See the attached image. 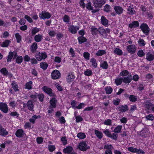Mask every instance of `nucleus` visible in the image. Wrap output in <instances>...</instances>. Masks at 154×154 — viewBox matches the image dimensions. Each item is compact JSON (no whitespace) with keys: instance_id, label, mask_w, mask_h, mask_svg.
<instances>
[{"instance_id":"nucleus-24","label":"nucleus","mask_w":154,"mask_h":154,"mask_svg":"<svg viewBox=\"0 0 154 154\" xmlns=\"http://www.w3.org/2000/svg\"><path fill=\"white\" fill-rule=\"evenodd\" d=\"M8 132L2 126L0 125V135L1 136H5L8 135Z\"/></svg>"},{"instance_id":"nucleus-10","label":"nucleus","mask_w":154,"mask_h":154,"mask_svg":"<svg viewBox=\"0 0 154 154\" xmlns=\"http://www.w3.org/2000/svg\"><path fill=\"white\" fill-rule=\"evenodd\" d=\"M0 109L4 113H7L8 111L7 105L3 103H0Z\"/></svg>"},{"instance_id":"nucleus-8","label":"nucleus","mask_w":154,"mask_h":154,"mask_svg":"<svg viewBox=\"0 0 154 154\" xmlns=\"http://www.w3.org/2000/svg\"><path fill=\"white\" fill-rule=\"evenodd\" d=\"M137 49V47L134 45H129L127 47V51L131 54H133L135 53Z\"/></svg>"},{"instance_id":"nucleus-3","label":"nucleus","mask_w":154,"mask_h":154,"mask_svg":"<svg viewBox=\"0 0 154 154\" xmlns=\"http://www.w3.org/2000/svg\"><path fill=\"white\" fill-rule=\"evenodd\" d=\"M106 3L105 0H94L93 4L96 8H99Z\"/></svg>"},{"instance_id":"nucleus-55","label":"nucleus","mask_w":154,"mask_h":154,"mask_svg":"<svg viewBox=\"0 0 154 154\" xmlns=\"http://www.w3.org/2000/svg\"><path fill=\"white\" fill-rule=\"evenodd\" d=\"M90 62L92 63V65L94 67H96L97 66L96 60L94 58H91Z\"/></svg>"},{"instance_id":"nucleus-47","label":"nucleus","mask_w":154,"mask_h":154,"mask_svg":"<svg viewBox=\"0 0 154 154\" xmlns=\"http://www.w3.org/2000/svg\"><path fill=\"white\" fill-rule=\"evenodd\" d=\"M106 53L105 51L103 50H99L96 54V55L97 56H102Z\"/></svg>"},{"instance_id":"nucleus-7","label":"nucleus","mask_w":154,"mask_h":154,"mask_svg":"<svg viewBox=\"0 0 154 154\" xmlns=\"http://www.w3.org/2000/svg\"><path fill=\"white\" fill-rule=\"evenodd\" d=\"M42 89L44 92L49 94L50 96L53 97L55 96V94L53 93L52 90L51 88L45 86L42 87Z\"/></svg>"},{"instance_id":"nucleus-40","label":"nucleus","mask_w":154,"mask_h":154,"mask_svg":"<svg viewBox=\"0 0 154 154\" xmlns=\"http://www.w3.org/2000/svg\"><path fill=\"white\" fill-rule=\"evenodd\" d=\"M129 100L132 102H135L137 100V97L134 95H130L129 97Z\"/></svg>"},{"instance_id":"nucleus-1","label":"nucleus","mask_w":154,"mask_h":154,"mask_svg":"<svg viewBox=\"0 0 154 154\" xmlns=\"http://www.w3.org/2000/svg\"><path fill=\"white\" fill-rule=\"evenodd\" d=\"M23 106L24 108H27L30 111H34V103L32 100H29L26 103H23Z\"/></svg>"},{"instance_id":"nucleus-59","label":"nucleus","mask_w":154,"mask_h":154,"mask_svg":"<svg viewBox=\"0 0 154 154\" xmlns=\"http://www.w3.org/2000/svg\"><path fill=\"white\" fill-rule=\"evenodd\" d=\"M49 151L50 152H52L55 149V147L54 146L52 145H49L48 146Z\"/></svg>"},{"instance_id":"nucleus-58","label":"nucleus","mask_w":154,"mask_h":154,"mask_svg":"<svg viewBox=\"0 0 154 154\" xmlns=\"http://www.w3.org/2000/svg\"><path fill=\"white\" fill-rule=\"evenodd\" d=\"M70 20V18L67 15H65L63 17V21L65 23H68Z\"/></svg>"},{"instance_id":"nucleus-53","label":"nucleus","mask_w":154,"mask_h":154,"mask_svg":"<svg viewBox=\"0 0 154 154\" xmlns=\"http://www.w3.org/2000/svg\"><path fill=\"white\" fill-rule=\"evenodd\" d=\"M137 54L139 57H143L145 55V54L143 51L141 49L138 51Z\"/></svg>"},{"instance_id":"nucleus-29","label":"nucleus","mask_w":154,"mask_h":154,"mask_svg":"<svg viewBox=\"0 0 154 154\" xmlns=\"http://www.w3.org/2000/svg\"><path fill=\"white\" fill-rule=\"evenodd\" d=\"M40 116H36L35 115L33 116L31 118L29 119V121L31 123L34 124L36 119L40 118Z\"/></svg>"},{"instance_id":"nucleus-19","label":"nucleus","mask_w":154,"mask_h":154,"mask_svg":"<svg viewBox=\"0 0 154 154\" xmlns=\"http://www.w3.org/2000/svg\"><path fill=\"white\" fill-rule=\"evenodd\" d=\"M114 9L116 13L118 14H122L123 11L122 8L119 6H115L114 7Z\"/></svg>"},{"instance_id":"nucleus-30","label":"nucleus","mask_w":154,"mask_h":154,"mask_svg":"<svg viewBox=\"0 0 154 154\" xmlns=\"http://www.w3.org/2000/svg\"><path fill=\"white\" fill-rule=\"evenodd\" d=\"M91 31L93 35H96L99 32V29H97L94 26H92L91 28Z\"/></svg>"},{"instance_id":"nucleus-25","label":"nucleus","mask_w":154,"mask_h":154,"mask_svg":"<svg viewBox=\"0 0 154 154\" xmlns=\"http://www.w3.org/2000/svg\"><path fill=\"white\" fill-rule=\"evenodd\" d=\"M144 104L145 107L148 109H152V108L154 107V105L148 101L144 103Z\"/></svg>"},{"instance_id":"nucleus-49","label":"nucleus","mask_w":154,"mask_h":154,"mask_svg":"<svg viewBox=\"0 0 154 154\" xmlns=\"http://www.w3.org/2000/svg\"><path fill=\"white\" fill-rule=\"evenodd\" d=\"M114 53L119 55H121L122 53V51L118 48H116L114 51Z\"/></svg>"},{"instance_id":"nucleus-18","label":"nucleus","mask_w":154,"mask_h":154,"mask_svg":"<svg viewBox=\"0 0 154 154\" xmlns=\"http://www.w3.org/2000/svg\"><path fill=\"white\" fill-rule=\"evenodd\" d=\"M127 14L130 15H133L136 13V11L132 6L130 5L127 8Z\"/></svg>"},{"instance_id":"nucleus-12","label":"nucleus","mask_w":154,"mask_h":154,"mask_svg":"<svg viewBox=\"0 0 154 154\" xmlns=\"http://www.w3.org/2000/svg\"><path fill=\"white\" fill-rule=\"evenodd\" d=\"M57 102V100L55 98H53L50 100V108L51 109L55 108L56 106V103Z\"/></svg>"},{"instance_id":"nucleus-57","label":"nucleus","mask_w":154,"mask_h":154,"mask_svg":"<svg viewBox=\"0 0 154 154\" xmlns=\"http://www.w3.org/2000/svg\"><path fill=\"white\" fill-rule=\"evenodd\" d=\"M146 118L147 120H153L154 119V117L152 114H149L146 116Z\"/></svg>"},{"instance_id":"nucleus-34","label":"nucleus","mask_w":154,"mask_h":154,"mask_svg":"<svg viewBox=\"0 0 154 154\" xmlns=\"http://www.w3.org/2000/svg\"><path fill=\"white\" fill-rule=\"evenodd\" d=\"M106 93L107 94H109L112 91V88L110 86L106 87L105 88Z\"/></svg>"},{"instance_id":"nucleus-23","label":"nucleus","mask_w":154,"mask_h":154,"mask_svg":"<svg viewBox=\"0 0 154 154\" xmlns=\"http://www.w3.org/2000/svg\"><path fill=\"white\" fill-rule=\"evenodd\" d=\"M37 44L36 42H34L30 47V51L32 53H35L36 52V50L37 49Z\"/></svg>"},{"instance_id":"nucleus-51","label":"nucleus","mask_w":154,"mask_h":154,"mask_svg":"<svg viewBox=\"0 0 154 154\" xmlns=\"http://www.w3.org/2000/svg\"><path fill=\"white\" fill-rule=\"evenodd\" d=\"M138 45L140 46H143L145 45V42L142 39H140L138 41Z\"/></svg>"},{"instance_id":"nucleus-32","label":"nucleus","mask_w":154,"mask_h":154,"mask_svg":"<svg viewBox=\"0 0 154 154\" xmlns=\"http://www.w3.org/2000/svg\"><path fill=\"white\" fill-rule=\"evenodd\" d=\"M78 40L80 44L86 42L87 40L83 36L79 37L78 38Z\"/></svg>"},{"instance_id":"nucleus-46","label":"nucleus","mask_w":154,"mask_h":154,"mask_svg":"<svg viewBox=\"0 0 154 154\" xmlns=\"http://www.w3.org/2000/svg\"><path fill=\"white\" fill-rule=\"evenodd\" d=\"M77 137L79 139H83L85 138L86 135L83 133H79L78 134Z\"/></svg>"},{"instance_id":"nucleus-11","label":"nucleus","mask_w":154,"mask_h":154,"mask_svg":"<svg viewBox=\"0 0 154 154\" xmlns=\"http://www.w3.org/2000/svg\"><path fill=\"white\" fill-rule=\"evenodd\" d=\"M69 31L72 33L74 34L76 33L77 31L79 29V28L77 26H74L73 25H69L68 26Z\"/></svg>"},{"instance_id":"nucleus-39","label":"nucleus","mask_w":154,"mask_h":154,"mask_svg":"<svg viewBox=\"0 0 154 154\" xmlns=\"http://www.w3.org/2000/svg\"><path fill=\"white\" fill-rule=\"evenodd\" d=\"M12 87L15 91H19L18 86V85L14 82H13L12 84Z\"/></svg>"},{"instance_id":"nucleus-56","label":"nucleus","mask_w":154,"mask_h":154,"mask_svg":"<svg viewBox=\"0 0 154 154\" xmlns=\"http://www.w3.org/2000/svg\"><path fill=\"white\" fill-rule=\"evenodd\" d=\"M120 75L121 76H125L129 75V72L128 71L125 70L121 72Z\"/></svg>"},{"instance_id":"nucleus-35","label":"nucleus","mask_w":154,"mask_h":154,"mask_svg":"<svg viewBox=\"0 0 154 154\" xmlns=\"http://www.w3.org/2000/svg\"><path fill=\"white\" fill-rule=\"evenodd\" d=\"M11 42V41L9 40H5L2 43L1 46L2 47H8Z\"/></svg>"},{"instance_id":"nucleus-61","label":"nucleus","mask_w":154,"mask_h":154,"mask_svg":"<svg viewBox=\"0 0 154 154\" xmlns=\"http://www.w3.org/2000/svg\"><path fill=\"white\" fill-rule=\"evenodd\" d=\"M24 18L26 19L29 23H31L33 22L32 19L29 16L26 15L24 16Z\"/></svg>"},{"instance_id":"nucleus-64","label":"nucleus","mask_w":154,"mask_h":154,"mask_svg":"<svg viewBox=\"0 0 154 154\" xmlns=\"http://www.w3.org/2000/svg\"><path fill=\"white\" fill-rule=\"evenodd\" d=\"M103 132L107 136L110 137L111 134L110 132L108 130L106 129L105 130L103 131Z\"/></svg>"},{"instance_id":"nucleus-4","label":"nucleus","mask_w":154,"mask_h":154,"mask_svg":"<svg viewBox=\"0 0 154 154\" xmlns=\"http://www.w3.org/2000/svg\"><path fill=\"white\" fill-rule=\"evenodd\" d=\"M140 28L143 33L147 35L149 34V29L148 26L146 23H143L140 26Z\"/></svg>"},{"instance_id":"nucleus-14","label":"nucleus","mask_w":154,"mask_h":154,"mask_svg":"<svg viewBox=\"0 0 154 154\" xmlns=\"http://www.w3.org/2000/svg\"><path fill=\"white\" fill-rule=\"evenodd\" d=\"M22 58L21 56L19 57L17 56V54L16 51H14L13 52L10 51L8 56V58Z\"/></svg>"},{"instance_id":"nucleus-5","label":"nucleus","mask_w":154,"mask_h":154,"mask_svg":"<svg viewBox=\"0 0 154 154\" xmlns=\"http://www.w3.org/2000/svg\"><path fill=\"white\" fill-rule=\"evenodd\" d=\"M78 147L80 150L82 151H85L89 148V146H88L85 142H80L78 146Z\"/></svg>"},{"instance_id":"nucleus-38","label":"nucleus","mask_w":154,"mask_h":154,"mask_svg":"<svg viewBox=\"0 0 154 154\" xmlns=\"http://www.w3.org/2000/svg\"><path fill=\"white\" fill-rule=\"evenodd\" d=\"M146 58H153L154 53L152 51H149L146 54Z\"/></svg>"},{"instance_id":"nucleus-63","label":"nucleus","mask_w":154,"mask_h":154,"mask_svg":"<svg viewBox=\"0 0 154 154\" xmlns=\"http://www.w3.org/2000/svg\"><path fill=\"white\" fill-rule=\"evenodd\" d=\"M110 137L113 139L116 140L118 137V134L115 133H113L112 134H111Z\"/></svg>"},{"instance_id":"nucleus-15","label":"nucleus","mask_w":154,"mask_h":154,"mask_svg":"<svg viewBox=\"0 0 154 154\" xmlns=\"http://www.w3.org/2000/svg\"><path fill=\"white\" fill-rule=\"evenodd\" d=\"M123 82L125 84L129 83L132 80V76L131 75H128L127 77L122 78Z\"/></svg>"},{"instance_id":"nucleus-2","label":"nucleus","mask_w":154,"mask_h":154,"mask_svg":"<svg viewBox=\"0 0 154 154\" xmlns=\"http://www.w3.org/2000/svg\"><path fill=\"white\" fill-rule=\"evenodd\" d=\"M110 32V30L108 28L104 29L102 27L99 28V33L101 36L104 38H107L108 34Z\"/></svg>"},{"instance_id":"nucleus-13","label":"nucleus","mask_w":154,"mask_h":154,"mask_svg":"<svg viewBox=\"0 0 154 154\" xmlns=\"http://www.w3.org/2000/svg\"><path fill=\"white\" fill-rule=\"evenodd\" d=\"M36 58H47V56L46 53L45 51L41 52H37L35 54Z\"/></svg>"},{"instance_id":"nucleus-9","label":"nucleus","mask_w":154,"mask_h":154,"mask_svg":"<svg viewBox=\"0 0 154 154\" xmlns=\"http://www.w3.org/2000/svg\"><path fill=\"white\" fill-rule=\"evenodd\" d=\"M60 73L57 70H54L51 74L52 78L54 79H57L60 78Z\"/></svg>"},{"instance_id":"nucleus-42","label":"nucleus","mask_w":154,"mask_h":154,"mask_svg":"<svg viewBox=\"0 0 154 154\" xmlns=\"http://www.w3.org/2000/svg\"><path fill=\"white\" fill-rule=\"evenodd\" d=\"M15 37L16 38L17 42L18 43H19L21 41L22 37L20 35L19 33H17L15 34Z\"/></svg>"},{"instance_id":"nucleus-20","label":"nucleus","mask_w":154,"mask_h":154,"mask_svg":"<svg viewBox=\"0 0 154 154\" xmlns=\"http://www.w3.org/2000/svg\"><path fill=\"white\" fill-rule=\"evenodd\" d=\"M149 132L148 130L146 128H144L142 130L140 133V135L142 137H146L147 135L149 134Z\"/></svg>"},{"instance_id":"nucleus-27","label":"nucleus","mask_w":154,"mask_h":154,"mask_svg":"<svg viewBox=\"0 0 154 154\" xmlns=\"http://www.w3.org/2000/svg\"><path fill=\"white\" fill-rule=\"evenodd\" d=\"M139 26V23L137 21H134L129 24V27L131 28L138 27Z\"/></svg>"},{"instance_id":"nucleus-41","label":"nucleus","mask_w":154,"mask_h":154,"mask_svg":"<svg viewBox=\"0 0 154 154\" xmlns=\"http://www.w3.org/2000/svg\"><path fill=\"white\" fill-rule=\"evenodd\" d=\"M0 72L2 74L5 76L7 75L8 74H9V73L8 72L6 69L5 68H2L0 70Z\"/></svg>"},{"instance_id":"nucleus-45","label":"nucleus","mask_w":154,"mask_h":154,"mask_svg":"<svg viewBox=\"0 0 154 154\" xmlns=\"http://www.w3.org/2000/svg\"><path fill=\"white\" fill-rule=\"evenodd\" d=\"M32 82L31 81H29L26 84L25 88L29 90L31 89L32 88Z\"/></svg>"},{"instance_id":"nucleus-28","label":"nucleus","mask_w":154,"mask_h":154,"mask_svg":"<svg viewBox=\"0 0 154 154\" xmlns=\"http://www.w3.org/2000/svg\"><path fill=\"white\" fill-rule=\"evenodd\" d=\"M42 38V36L41 34H38L35 35L34 37V39L35 41L36 42H39L41 41Z\"/></svg>"},{"instance_id":"nucleus-22","label":"nucleus","mask_w":154,"mask_h":154,"mask_svg":"<svg viewBox=\"0 0 154 154\" xmlns=\"http://www.w3.org/2000/svg\"><path fill=\"white\" fill-rule=\"evenodd\" d=\"M100 20L101 24L105 26H107L108 23V21L105 16H102L101 17Z\"/></svg>"},{"instance_id":"nucleus-31","label":"nucleus","mask_w":154,"mask_h":154,"mask_svg":"<svg viewBox=\"0 0 154 154\" xmlns=\"http://www.w3.org/2000/svg\"><path fill=\"white\" fill-rule=\"evenodd\" d=\"M123 82L122 77H117L115 79V82L117 85H120Z\"/></svg>"},{"instance_id":"nucleus-37","label":"nucleus","mask_w":154,"mask_h":154,"mask_svg":"<svg viewBox=\"0 0 154 154\" xmlns=\"http://www.w3.org/2000/svg\"><path fill=\"white\" fill-rule=\"evenodd\" d=\"M95 134L97 137L99 139H101L103 137V134L102 133L97 130H95Z\"/></svg>"},{"instance_id":"nucleus-33","label":"nucleus","mask_w":154,"mask_h":154,"mask_svg":"<svg viewBox=\"0 0 154 154\" xmlns=\"http://www.w3.org/2000/svg\"><path fill=\"white\" fill-rule=\"evenodd\" d=\"M122 126L121 125H118L114 129L113 132L116 133H119L121 132Z\"/></svg>"},{"instance_id":"nucleus-62","label":"nucleus","mask_w":154,"mask_h":154,"mask_svg":"<svg viewBox=\"0 0 154 154\" xmlns=\"http://www.w3.org/2000/svg\"><path fill=\"white\" fill-rule=\"evenodd\" d=\"M104 124L107 125H111V120L109 119H106L104 122Z\"/></svg>"},{"instance_id":"nucleus-16","label":"nucleus","mask_w":154,"mask_h":154,"mask_svg":"<svg viewBox=\"0 0 154 154\" xmlns=\"http://www.w3.org/2000/svg\"><path fill=\"white\" fill-rule=\"evenodd\" d=\"M23 131L22 129H19L16 132L15 135L18 137H22L25 134Z\"/></svg>"},{"instance_id":"nucleus-6","label":"nucleus","mask_w":154,"mask_h":154,"mask_svg":"<svg viewBox=\"0 0 154 154\" xmlns=\"http://www.w3.org/2000/svg\"><path fill=\"white\" fill-rule=\"evenodd\" d=\"M51 16V15L48 12L45 11H42L39 14V17L41 19H49Z\"/></svg>"},{"instance_id":"nucleus-48","label":"nucleus","mask_w":154,"mask_h":154,"mask_svg":"<svg viewBox=\"0 0 154 154\" xmlns=\"http://www.w3.org/2000/svg\"><path fill=\"white\" fill-rule=\"evenodd\" d=\"M128 150L132 152L137 153L138 149L136 148H134L133 147H129L128 148Z\"/></svg>"},{"instance_id":"nucleus-50","label":"nucleus","mask_w":154,"mask_h":154,"mask_svg":"<svg viewBox=\"0 0 154 154\" xmlns=\"http://www.w3.org/2000/svg\"><path fill=\"white\" fill-rule=\"evenodd\" d=\"M91 3L90 2H89L86 5V8L88 10H93V6H91Z\"/></svg>"},{"instance_id":"nucleus-17","label":"nucleus","mask_w":154,"mask_h":154,"mask_svg":"<svg viewBox=\"0 0 154 154\" xmlns=\"http://www.w3.org/2000/svg\"><path fill=\"white\" fill-rule=\"evenodd\" d=\"M75 78V76L72 73H69L66 78L67 82L68 83H70L73 81Z\"/></svg>"},{"instance_id":"nucleus-21","label":"nucleus","mask_w":154,"mask_h":154,"mask_svg":"<svg viewBox=\"0 0 154 154\" xmlns=\"http://www.w3.org/2000/svg\"><path fill=\"white\" fill-rule=\"evenodd\" d=\"M119 110L122 112H124L128 110V106L126 105H121L118 107Z\"/></svg>"},{"instance_id":"nucleus-26","label":"nucleus","mask_w":154,"mask_h":154,"mask_svg":"<svg viewBox=\"0 0 154 154\" xmlns=\"http://www.w3.org/2000/svg\"><path fill=\"white\" fill-rule=\"evenodd\" d=\"M72 148L71 146H69L64 149L63 152L65 153L70 154L72 151Z\"/></svg>"},{"instance_id":"nucleus-36","label":"nucleus","mask_w":154,"mask_h":154,"mask_svg":"<svg viewBox=\"0 0 154 154\" xmlns=\"http://www.w3.org/2000/svg\"><path fill=\"white\" fill-rule=\"evenodd\" d=\"M36 94H37V97L39 101L41 102H43L45 98L44 95L42 93Z\"/></svg>"},{"instance_id":"nucleus-60","label":"nucleus","mask_w":154,"mask_h":154,"mask_svg":"<svg viewBox=\"0 0 154 154\" xmlns=\"http://www.w3.org/2000/svg\"><path fill=\"white\" fill-rule=\"evenodd\" d=\"M92 72L91 70L88 69L84 72L85 74L87 76H90L92 74Z\"/></svg>"},{"instance_id":"nucleus-44","label":"nucleus","mask_w":154,"mask_h":154,"mask_svg":"<svg viewBox=\"0 0 154 154\" xmlns=\"http://www.w3.org/2000/svg\"><path fill=\"white\" fill-rule=\"evenodd\" d=\"M100 66L103 69H106L108 68V65L106 62L104 61L100 64Z\"/></svg>"},{"instance_id":"nucleus-43","label":"nucleus","mask_w":154,"mask_h":154,"mask_svg":"<svg viewBox=\"0 0 154 154\" xmlns=\"http://www.w3.org/2000/svg\"><path fill=\"white\" fill-rule=\"evenodd\" d=\"M111 8L110 6L107 5H106L104 8V11L106 12H109L111 11Z\"/></svg>"},{"instance_id":"nucleus-52","label":"nucleus","mask_w":154,"mask_h":154,"mask_svg":"<svg viewBox=\"0 0 154 154\" xmlns=\"http://www.w3.org/2000/svg\"><path fill=\"white\" fill-rule=\"evenodd\" d=\"M48 67V65L46 63L42 62L40 63V67L43 69H46Z\"/></svg>"},{"instance_id":"nucleus-54","label":"nucleus","mask_w":154,"mask_h":154,"mask_svg":"<svg viewBox=\"0 0 154 154\" xmlns=\"http://www.w3.org/2000/svg\"><path fill=\"white\" fill-rule=\"evenodd\" d=\"M39 29L35 27L31 30V33L32 35H34L36 33H37L39 31Z\"/></svg>"}]
</instances>
